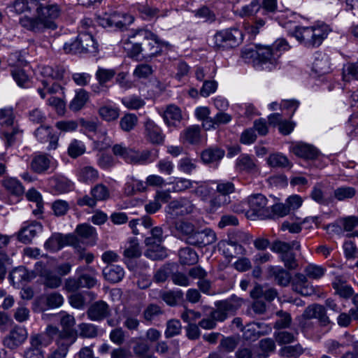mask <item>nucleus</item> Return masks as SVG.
<instances>
[{"mask_svg": "<svg viewBox=\"0 0 358 358\" xmlns=\"http://www.w3.org/2000/svg\"><path fill=\"white\" fill-rule=\"evenodd\" d=\"M0 124L1 125V138L5 141L6 147L14 143L16 136L22 133L18 124L15 122V115L12 108L0 109Z\"/></svg>", "mask_w": 358, "mask_h": 358, "instance_id": "nucleus-4", "label": "nucleus"}, {"mask_svg": "<svg viewBox=\"0 0 358 358\" xmlns=\"http://www.w3.org/2000/svg\"><path fill=\"white\" fill-rule=\"evenodd\" d=\"M138 314V312L136 314H132L128 311L124 312L123 315L124 319L123 322L124 327L130 331L138 330L140 325V321L137 318Z\"/></svg>", "mask_w": 358, "mask_h": 358, "instance_id": "nucleus-60", "label": "nucleus"}, {"mask_svg": "<svg viewBox=\"0 0 358 358\" xmlns=\"http://www.w3.org/2000/svg\"><path fill=\"white\" fill-rule=\"evenodd\" d=\"M268 272L279 285L287 286L290 282L291 274L280 266H270Z\"/></svg>", "mask_w": 358, "mask_h": 358, "instance_id": "nucleus-27", "label": "nucleus"}, {"mask_svg": "<svg viewBox=\"0 0 358 358\" xmlns=\"http://www.w3.org/2000/svg\"><path fill=\"white\" fill-rule=\"evenodd\" d=\"M270 54L267 56V68L268 71L275 69L278 64V59L282 52L290 49V45L285 38H280L276 39L271 46H265Z\"/></svg>", "mask_w": 358, "mask_h": 358, "instance_id": "nucleus-12", "label": "nucleus"}, {"mask_svg": "<svg viewBox=\"0 0 358 358\" xmlns=\"http://www.w3.org/2000/svg\"><path fill=\"white\" fill-rule=\"evenodd\" d=\"M27 336L28 334L26 329L16 327L5 337L3 345L11 350L16 349L27 340Z\"/></svg>", "mask_w": 358, "mask_h": 358, "instance_id": "nucleus-17", "label": "nucleus"}, {"mask_svg": "<svg viewBox=\"0 0 358 358\" xmlns=\"http://www.w3.org/2000/svg\"><path fill=\"white\" fill-rule=\"evenodd\" d=\"M242 31L236 27L217 31L213 38V47L216 50H229L238 46L243 40Z\"/></svg>", "mask_w": 358, "mask_h": 358, "instance_id": "nucleus-5", "label": "nucleus"}, {"mask_svg": "<svg viewBox=\"0 0 358 358\" xmlns=\"http://www.w3.org/2000/svg\"><path fill=\"white\" fill-rule=\"evenodd\" d=\"M163 119L167 126H176V122L182 120L180 108L175 105L168 106L164 112Z\"/></svg>", "mask_w": 358, "mask_h": 358, "instance_id": "nucleus-26", "label": "nucleus"}, {"mask_svg": "<svg viewBox=\"0 0 358 358\" xmlns=\"http://www.w3.org/2000/svg\"><path fill=\"white\" fill-rule=\"evenodd\" d=\"M110 309L108 304L103 301H98L92 303L87 311L88 319L92 321L100 322L109 316Z\"/></svg>", "mask_w": 358, "mask_h": 358, "instance_id": "nucleus-18", "label": "nucleus"}, {"mask_svg": "<svg viewBox=\"0 0 358 358\" xmlns=\"http://www.w3.org/2000/svg\"><path fill=\"white\" fill-rule=\"evenodd\" d=\"M50 158L46 155H38L33 157L31 162V169L35 173H45L50 165Z\"/></svg>", "mask_w": 358, "mask_h": 358, "instance_id": "nucleus-30", "label": "nucleus"}, {"mask_svg": "<svg viewBox=\"0 0 358 358\" xmlns=\"http://www.w3.org/2000/svg\"><path fill=\"white\" fill-rule=\"evenodd\" d=\"M217 248L218 250L227 258L237 257L246 253V250L243 245L232 243L229 239L220 241L217 244Z\"/></svg>", "mask_w": 358, "mask_h": 358, "instance_id": "nucleus-19", "label": "nucleus"}, {"mask_svg": "<svg viewBox=\"0 0 358 358\" xmlns=\"http://www.w3.org/2000/svg\"><path fill=\"white\" fill-rule=\"evenodd\" d=\"M36 273L35 269L34 271H29L24 266H18L12 270L10 273L9 278L13 282V285H20L25 282H30L35 278Z\"/></svg>", "mask_w": 358, "mask_h": 358, "instance_id": "nucleus-20", "label": "nucleus"}, {"mask_svg": "<svg viewBox=\"0 0 358 358\" xmlns=\"http://www.w3.org/2000/svg\"><path fill=\"white\" fill-rule=\"evenodd\" d=\"M257 13H261V0H252L249 4L237 10L241 17L253 16Z\"/></svg>", "mask_w": 358, "mask_h": 358, "instance_id": "nucleus-46", "label": "nucleus"}, {"mask_svg": "<svg viewBox=\"0 0 358 358\" xmlns=\"http://www.w3.org/2000/svg\"><path fill=\"white\" fill-rule=\"evenodd\" d=\"M224 156V151L218 148H210L201 153V159L206 164L216 163Z\"/></svg>", "mask_w": 358, "mask_h": 358, "instance_id": "nucleus-36", "label": "nucleus"}, {"mask_svg": "<svg viewBox=\"0 0 358 358\" xmlns=\"http://www.w3.org/2000/svg\"><path fill=\"white\" fill-rule=\"evenodd\" d=\"M72 236H63L61 234H52L44 243V248L50 251L56 252L65 245L70 244Z\"/></svg>", "mask_w": 358, "mask_h": 358, "instance_id": "nucleus-23", "label": "nucleus"}, {"mask_svg": "<svg viewBox=\"0 0 358 358\" xmlns=\"http://www.w3.org/2000/svg\"><path fill=\"white\" fill-rule=\"evenodd\" d=\"M77 334L74 331H62L56 343L57 348L49 355V358H65L69 347L76 342Z\"/></svg>", "mask_w": 358, "mask_h": 358, "instance_id": "nucleus-10", "label": "nucleus"}, {"mask_svg": "<svg viewBox=\"0 0 358 358\" xmlns=\"http://www.w3.org/2000/svg\"><path fill=\"white\" fill-rule=\"evenodd\" d=\"M176 236L184 240L187 244L189 237L193 236L195 231V227L193 224L185 221H178L175 223Z\"/></svg>", "mask_w": 358, "mask_h": 358, "instance_id": "nucleus-25", "label": "nucleus"}, {"mask_svg": "<svg viewBox=\"0 0 358 358\" xmlns=\"http://www.w3.org/2000/svg\"><path fill=\"white\" fill-rule=\"evenodd\" d=\"M217 241L215 232L210 229L206 228L201 231H194L193 236L189 237L188 244L199 248L211 245Z\"/></svg>", "mask_w": 358, "mask_h": 358, "instance_id": "nucleus-15", "label": "nucleus"}, {"mask_svg": "<svg viewBox=\"0 0 358 358\" xmlns=\"http://www.w3.org/2000/svg\"><path fill=\"white\" fill-rule=\"evenodd\" d=\"M350 79L358 80V60L348 63L343 69V80L349 82Z\"/></svg>", "mask_w": 358, "mask_h": 358, "instance_id": "nucleus-54", "label": "nucleus"}, {"mask_svg": "<svg viewBox=\"0 0 358 358\" xmlns=\"http://www.w3.org/2000/svg\"><path fill=\"white\" fill-rule=\"evenodd\" d=\"M141 251L140 250L139 244L136 238H133L125 245L123 252V256L125 259L138 258L141 256Z\"/></svg>", "mask_w": 358, "mask_h": 358, "instance_id": "nucleus-45", "label": "nucleus"}, {"mask_svg": "<svg viewBox=\"0 0 358 358\" xmlns=\"http://www.w3.org/2000/svg\"><path fill=\"white\" fill-rule=\"evenodd\" d=\"M329 69V63L327 57L321 52H317L313 63V70L315 73L322 75L328 73Z\"/></svg>", "mask_w": 358, "mask_h": 358, "instance_id": "nucleus-38", "label": "nucleus"}, {"mask_svg": "<svg viewBox=\"0 0 358 358\" xmlns=\"http://www.w3.org/2000/svg\"><path fill=\"white\" fill-rule=\"evenodd\" d=\"M130 38L143 40V58L150 59L162 52L163 42L159 37L148 29L142 28L132 30Z\"/></svg>", "mask_w": 358, "mask_h": 358, "instance_id": "nucleus-3", "label": "nucleus"}, {"mask_svg": "<svg viewBox=\"0 0 358 358\" xmlns=\"http://www.w3.org/2000/svg\"><path fill=\"white\" fill-rule=\"evenodd\" d=\"M35 272L36 275L43 278L44 285L49 288L55 289L62 285L61 277L52 272L48 262H37L35 264Z\"/></svg>", "mask_w": 358, "mask_h": 358, "instance_id": "nucleus-11", "label": "nucleus"}, {"mask_svg": "<svg viewBox=\"0 0 358 358\" xmlns=\"http://www.w3.org/2000/svg\"><path fill=\"white\" fill-rule=\"evenodd\" d=\"M113 141L111 138L107 136L105 129H100L97 132V140L94 142L96 149L102 151L108 149L111 146Z\"/></svg>", "mask_w": 358, "mask_h": 358, "instance_id": "nucleus-51", "label": "nucleus"}, {"mask_svg": "<svg viewBox=\"0 0 358 358\" xmlns=\"http://www.w3.org/2000/svg\"><path fill=\"white\" fill-rule=\"evenodd\" d=\"M41 74L44 77L43 80L52 81L54 80H59L63 78L64 69L62 66H44L41 68Z\"/></svg>", "mask_w": 358, "mask_h": 358, "instance_id": "nucleus-31", "label": "nucleus"}, {"mask_svg": "<svg viewBox=\"0 0 358 358\" xmlns=\"http://www.w3.org/2000/svg\"><path fill=\"white\" fill-rule=\"evenodd\" d=\"M137 10H138L141 17L147 20H150L155 17L157 18L159 16L165 17L167 15V11H164L162 14H159V9L156 7H152L148 4L138 5Z\"/></svg>", "mask_w": 358, "mask_h": 358, "instance_id": "nucleus-40", "label": "nucleus"}, {"mask_svg": "<svg viewBox=\"0 0 358 358\" xmlns=\"http://www.w3.org/2000/svg\"><path fill=\"white\" fill-rule=\"evenodd\" d=\"M150 236L145 239L146 245H152L154 243H162L163 241V230L160 227H155L150 231Z\"/></svg>", "mask_w": 358, "mask_h": 358, "instance_id": "nucleus-63", "label": "nucleus"}, {"mask_svg": "<svg viewBox=\"0 0 358 358\" xmlns=\"http://www.w3.org/2000/svg\"><path fill=\"white\" fill-rule=\"evenodd\" d=\"M322 185L320 183L316 184L311 192L310 197L313 200L321 205H327L329 200L326 198L325 194L322 190Z\"/></svg>", "mask_w": 358, "mask_h": 358, "instance_id": "nucleus-62", "label": "nucleus"}, {"mask_svg": "<svg viewBox=\"0 0 358 358\" xmlns=\"http://www.w3.org/2000/svg\"><path fill=\"white\" fill-rule=\"evenodd\" d=\"M103 275L106 280L116 283L122 280L124 276V271L120 266L110 264L103 269Z\"/></svg>", "mask_w": 358, "mask_h": 358, "instance_id": "nucleus-24", "label": "nucleus"}, {"mask_svg": "<svg viewBox=\"0 0 358 358\" xmlns=\"http://www.w3.org/2000/svg\"><path fill=\"white\" fill-rule=\"evenodd\" d=\"M134 21L131 15L113 13L112 14H104L99 17L97 22L104 28H114L116 29H125L127 24Z\"/></svg>", "mask_w": 358, "mask_h": 358, "instance_id": "nucleus-9", "label": "nucleus"}, {"mask_svg": "<svg viewBox=\"0 0 358 358\" xmlns=\"http://www.w3.org/2000/svg\"><path fill=\"white\" fill-rule=\"evenodd\" d=\"M2 185L8 192L17 196L22 195L24 192L21 182L15 178H6L2 181Z\"/></svg>", "mask_w": 358, "mask_h": 358, "instance_id": "nucleus-34", "label": "nucleus"}, {"mask_svg": "<svg viewBox=\"0 0 358 358\" xmlns=\"http://www.w3.org/2000/svg\"><path fill=\"white\" fill-rule=\"evenodd\" d=\"M259 323H250L241 329L243 337L245 340L254 341L259 338L262 334L260 332Z\"/></svg>", "mask_w": 358, "mask_h": 358, "instance_id": "nucleus-42", "label": "nucleus"}, {"mask_svg": "<svg viewBox=\"0 0 358 358\" xmlns=\"http://www.w3.org/2000/svg\"><path fill=\"white\" fill-rule=\"evenodd\" d=\"M157 152H158L156 151L155 155H153L152 152L148 150L140 151L131 149L127 162L138 164L150 163L157 158Z\"/></svg>", "mask_w": 358, "mask_h": 358, "instance_id": "nucleus-22", "label": "nucleus"}, {"mask_svg": "<svg viewBox=\"0 0 358 358\" xmlns=\"http://www.w3.org/2000/svg\"><path fill=\"white\" fill-rule=\"evenodd\" d=\"M122 103L126 108L130 110H138L145 104L143 99L135 95L123 98Z\"/></svg>", "mask_w": 358, "mask_h": 358, "instance_id": "nucleus-57", "label": "nucleus"}, {"mask_svg": "<svg viewBox=\"0 0 358 358\" xmlns=\"http://www.w3.org/2000/svg\"><path fill=\"white\" fill-rule=\"evenodd\" d=\"M29 3L35 15L31 17H21L19 23L22 27L34 33L57 29L55 21L59 17L62 11L58 4L46 0H31Z\"/></svg>", "mask_w": 358, "mask_h": 358, "instance_id": "nucleus-1", "label": "nucleus"}, {"mask_svg": "<svg viewBox=\"0 0 358 358\" xmlns=\"http://www.w3.org/2000/svg\"><path fill=\"white\" fill-rule=\"evenodd\" d=\"M249 210L247 214L250 217L263 218L266 216L267 199L262 194H255L250 196L247 200Z\"/></svg>", "mask_w": 358, "mask_h": 358, "instance_id": "nucleus-13", "label": "nucleus"}, {"mask_svg": "<svg viewBox=\"0 0 358 358\" xmlns=\"http://www.w3.org/2000/svg\"><path fill=\"white\" fill-rule=\"evenodd\" d=\"M143 136L152 145H162L165 140V135L161 127L150 119H147L143 123Z\"/></svg>", "mask_w": 358, "mask_h": 358, "instance_id": "nucleus-14", "label": "nucleus"}, {"mask_svg": "<svg viewBox=\"0 0 358 358\" xmlns=\"http://www.w3.org/2000/svg\"><path fill=\"white\" fill-rule=\"evenodd\" d=\"M138 122V117L135 114L127 113L120 121V126L124 131L132 130Z\"/></svg>", "mask_w": 358, "mask_h": 358, "instance_id": "nucleus-59", "label": "nucleus"}, {"mask_svg": "<svg viewBox=\"0 0 358 358\" xmlns=\"http://www.w3.org/2000/svg\"><path fill=\"white\" fill-rule=\"evenodd\" d=\"M196 207L187 197L182 196L171 201L166 207V215L172 219L192 213Z\"/></svg>", "mask_w": 358, "mask_h": 358, "instance_id": "nucleus-8", "label": "nucleus"}, {"mask_svg": "<svg viewBox=\"0 0 358 358\" xmlns=\"http://www.w3.org/2000/svg\"><path fill=\"white\" fill-rule=\"evenodd\" d=\"M11 75L18 86L27 87L29 83V78L25 71L20 68H14L11 71Z\"/></svg>", "mask_w": 358, "mask_h": 358, "instance_id": "nucleus-58", "label": "nucleus"}, {"mask_svg": "<svg viewBox=\"0 0 358 358\" xmlns=\"http://www.w3.org/2000/svg\"><path fill=\"white\" fill-rule=\"evenodd\" d=\"M184 142L195 144L200 141L201 129L199 126L193 125L185 129L181 134Z\"/></svg>", "mask_w": 358, "mask_h": 358, "instance_id": "nucleus-43", "label": "nucleus"}, {"mask_svg": "<svg viewBox=\"0 0 358 358\" xmlns=\"http://www.w3.org/2000/svg\"><path fill=\"white\" fill-rule=\"evenodd\" d=\"M194 181L183 178H175L173 181L169 182V185H171L170 192H182L192 187ZM195 183H197L195 182Z\"/></svg>", "mask_w": 358, "mask_h": 358, "instance_id": "nucleus-48", "label": "nucleus"}, {"mask_svg": "<svg viewBox=\"0 0 358 358\" xmlns=\"http://www.w3.org/2000/svg\"><path fill=\"white\" fill-rule=\"evenodd\" d=\"M298 335L297 329L292 332L280 329L278 331H275L273 336L279 345H285L296 341Z\"/></svg>", "mask_w": 358, "mask_h": 358, "instance_id": "nucleus-35", "label": "nucleus"}, {"mask_svg": "<svg viewBox=\"0 0 358 358\" xmlns=\"http://www.w3.org/2000/svg\"><path fill=\"white\" fill-rule=\"evenodd\" d=\"M51 187L57 193L69 192L72 187V182L66 178L58 176L50 180Z\"/></svg>", "mask_w": 358, "mask_h": 358, "instance_id": "nucleus-41", "label": "nucleus"}, {"mask_svg": "<svg viewBox=\"0 0 358 358\" xmlns=\"http://www.w3.org/2000/svg\"><path fill=\"white\" fill-rule=\"evenodd\" d=\"M291 151L295 155L308 159L317 158L320 153L314 146L302 142L293 145L291 147Z\"/></svg>", "mask_w": 358, "mask_h": 358, "instance_id": "nucleus-21", "label": "nucleus"}, {"mask_svg": "<svg viewBox=\"0 0 358 358\" xmlns=\"http://www.w3.org/2000/svg\"><path fill=\"white\" fill-rule=\"evenodd\" d=\"M77 177L80 182L93 183L99 178V172L94 167L86 166L78 170Z\"/></svg>", "mask_w": 358, "mask_h": 358, "instance_id": "nucleus-28", "label": "nucleus"}, {"mask_svg": "<svg viewBox=\"0 0 358 358\" xmlns=\"http://www.w3.org/2000/svg\"><path fill=\"white\" fill-rule=\"evenodd\" d=\"M89 99L88 92L84 89H79L76 91L74 98L70 102L69 108L73 112L81 110Z\"/></svg>", "mask_w": 358, "mask_h": 358, "instance_id": "nucleus-33", "label": "nucleus"}, {"mask_svg": "<svg viewBox=\"0 0 358 358\" xmlns=\"http://www.w3.org/2000/svg\"><path fill=\"white\" fill-rule=\"evenodd\" d=\"M148 248L145 252V255L154 261L162 260L167 257L166 250L161 245V243H154L147 245Z\"/></svg>", "mask_w": 358, "mask_h": 358, "instance_id": "nucleus-37", "label": "nucleus"}, {"mask_svg": "<svg viewBox=\"0 0 358 358\" xmlns=\"http://www.w3.org/2000/svg\"><path fill=\"white\" fill-rule=\"evenodd\" d=\"M242 303L243 300L234 295L226 300L217 301L216 309L211 312V316L218 322H223L229 315H234Z\"/></svg>", "mask_w": 358, "mask_h": 358, "instance_id": "nucleus-7", "label": "nucleus"}, {"mask_svg": "<svg viewBox=\"0 0 358 358\" xmlns=\"http://www.w3.org/2000/svg\"><path fill=\"white\" fill-rule=\"evenodd\" d=\"M180 262L183 265L195 264L199 259L196 252L191 248H182L178 252Z\"/></svg>", "mask_w": 358, "mask_h": 358, "instance_id": "nucleus-39", "label": "nucleus"}, {"mask_svg": "<svg viewBox=\"0 0 358 358\" xmlns=\"http://www.w3.org/2000/svg\"><path fill=\"white\" fill-rule=\"evenodd\" d=\"M116 72L114 69H104L99 67L96 72V79L101 84L106 85L115 76Z\"/></svg>", "mask_w": 358, "mask_h": 358, "instance_id": "nucleus-61", "label": "nucleus"}, {"mask_svg": "<svg viewBox=\"0 0 358 358\" xmlns=\"http://www.w3.org/2000/svg\"><path fill=\"white\" fill-rule=\"evenodd\" d=\"M85 152V144L78 140L73 139L68 147V154L73 159L78 157Z\"/></svg>", "mask_w": 358, "mask_h": 358, "instance_id": "nucleus-56", "label": "nucleus"}, {"mask_svg": "<svg viewBox=\"0 0 358 358\" xmlns=\"http://www.w3.org/2000/svg\"><path fill=\"white\" fill-rule=\"evenodd\" d=\"M162 300L169 306H176L183 299V292L181 290L164 292L161 294Z\"/></svg>", "mask_w": 358, "mask_h": 358, "instance_id": "nucleus-52", "label": "nucleus"}, {"mask_svg": "<svg viewBox=\"0 0 358 358\" xmlns=\"http://www.w3.org/2000/svg\"><path fill=\"white\" fill-rule=\"evenodd\" d=\"M90 194L98 201H104L110 196V192L107 186L102 183H99L91 188Z\"/></svg>", "mask_w": 358, "mask_h": 358, "instance_id": "nucleus-47", "label": "nucleus"}, {"mask_svg": "<svg viewBox=\"0 0 358 358\" xmlns=\"http://www.w3.org/2000/svg\"><path fill=\"white\" fill-rule=\"evenodd\" d=\"M236 168L242 171L248 173L258 172V167L254 159L248 155H240L236 162Z\"/></svg>", "mask_w": 358, "mask_h": 358, "instance_id": "nucleus-29", "label": "nucleus"}, {"mask_svg": "<svg viewBox=\"0 0 358 358\" xmlns=\"http://www.w3.org/2000/svg\"><path fill=\"white\" fill-rule=\"evenodd\" d=\"M42 231L43 226L40 222L37 221L25 222L17 233V239L24 244L30 243L32 239Z\"/></svg>", "mask_w": 358, "mask_h": 358, "instance_id": "nucleus-16", "label": "nucleus"}, {"mask_svg": "<svg viewBox=\"0 0 358 358\" xmlns=\"http://www.w3.org/2000/svg\"><path fill=\"white\" fill-rule=\"evenodd\" d=\"M81 47L85 53L95 52L97 50V44L90 32L80 31L78 34Z\"/></svg>", "mask_w": 358, "mask_h": 358, "instance_id": "nucleus-32", "label": "nucleus"}, {"mask_svg": "<svg viewBox=\"0 0 358 358\" xmlns=\"http://www.w3.org/2000/svg\"><path fill=\"white\" fill-rule=\"evenodd\" d=\"M277 18L279 19L280 25L287 29L290 36L294 37L300 43L307 48H315L320 45L329 31L326 24L316 27L294 25L292 27V20H287V17L283 13L278 15Z\"/></svg>", "mask_w": 358, "mask_h": 358, "instance_id": "nucleus-2", "label": "nucleus"}, {"mask_svg": "<svg viewBox=\"0 0 358 358\" xmlns=\"http://www.w3.org/2000/svg\"><path fill=\"white\" fill-rule=\"evenodd\" d=\"M78 335L85 338H94L98 336L99 329L94 324L82 322L78 325Z\"/></svg>", "mask_w": 358, "mask_h": 358, "instance_id": "nucleus-44", "label": "nucleus"}, {"mask_svg": "<svg viewBox=\"0 0 358 358\" xmlns=\"http://www.w3.org/2000/svg\"><path fill=\"white\" fill-rule=\"evenodd\" d=\"M76 231L83 239L93 240L96 236V229L87 224H82L77 226Z\"/></svg>", "mask_w": 358, "mask_h": 358, "instance_id": "nucleus-55", "label": "nucleus"}, {"mask_svg": "<svg viewBox=\"0 0 358 358\" xmlns=\"http://www.w3.org/2000/svg\"><path fill=\"white\" fill-rule=\"evenodd\" d=\"M269 54L268 49L260 45H249L241 51V57L246 62H252L256 68L266 71H268L266 57Z\"/></svg>", "mask_w": 358, "mask_h": 358, "instance_id": "nucleus-6", "label": "nucleus"}, {"mask_svg": "<svg viewBox=\"0 0 358 358\" xmlns=\"http://www.w3.org/2000/svg\"><path fill=\"white\" fill-rule=\"evenodd\" d=\"M267 163L273 168H287L290 166L289 159L280 153L270 155L267 159Z\"/></svg>", "mask_w": 358, "mask_h": 358, "instance_id": "nucleus-49", "label": "nucleus"}, {"mask_svg": "<svg viewBox=\"0 0 358 358\" xmlns=\"http://www.w3.org/2000/svg\"><path fill=\"white\" fill-rule=\"evenodd\" d=\"M99 115L106 121H113L119 117V109L110 105L103 106L99 109Z\"/></svg>", "mask_w": 358, "mask_h": 358, "instance_id": "nucleus-50", "label": "nucleus"}, {"mask_svg": "<svg viewBox=\"0 0 358 358\" xmlns=\"http://www.w3.org/2000/svg\"><path fill=\"white\" fill-rule=\"evenodd\" d=\"M276 315L278 318L273 324L275 329L280 330L289 327L292 323V317L289 313L279 310L276 313Z\"/></svg>", "mask_w": 358, "mask_h": 358, "instance_id": "nucleus-53", "label": "nucleus"}, {"mask_svg": "<svg viewBox=\"0 0 358 358\" xmlns=\"http://www.w3.org/2000/svg\"><path fill=\"white\" fill-rule=\"evenodd\" d=\"M181 328V324L178 320H169L164 332L166 338H169L180 334Z\"/></svg>", "mask_w": 358, "mask_h": 358, "instance_id": "nucleus-64", "label": "nucleus"}]
</instances>
